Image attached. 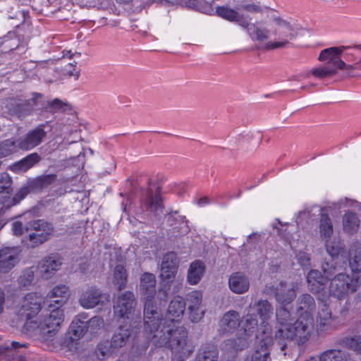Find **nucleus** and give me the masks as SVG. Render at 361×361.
Wrapping results in <instances>:
<instances>
[{
  "instance_id": "obj_9",
  "label": "nucleus",
  "mask_w": 361,
  "mask_h": 361,
  "mask_svg": "<svg viewBox=\"0 0 361 361\" xmlns=\"http://www.w3.org/2000/svg\"><path fill=\"white\" fill-rule=\"evenodd\" d=\"M137 301L133 292L127 290L119 294L114 306V313L116 316L129 319L135 311Z\"/></svg>"
},
{
  "instance_id": "obj_60",
  "label": "nucleus",
  "mask_w": 361,
  "mask_h": 361,
  "mask_svg": "<svg viewBox=\"0 0 361 361\" xmlns=\"http://www.w3.org/2000/svg\"><path fill=\"white\" fill-rule=\"evenodd\" d=\"M5 302V293L4 290L0 289V314H1L4 311V306Z\"/></svg>"
},
{
  "instance_id": "obj_43",
  "label": "nucleus",
  "mask_w": 361,
  "mask_h": 361,
  "mask_svg": "<svg viewBox=\"0 0 361 361\" xmlns=\"http://www.w3.org/2000/svg\"><path fill=\"white\" fill-rule=\"evenodd\" d=\"M218 353L209 348H202L197 353L195 361H217Z\"/></svg>"
},
{
  "instance_id": "obj_48",
  "label": "nucleus",
  "mask_w": 361,
  "mask_h": 361,
  "mask_svg": "<svg viewBox=\"0 0 361 361\" xmlns=\"http://www.w3.org/2000/svg\"><path fill=\"white\" fill-rule=\"evenodd\" d=\"M258 321L256 316L247 313L243 320V329L245 332H253L257 326Z\"/></svg>"
},
{
  "instance_id": "obj_51",
  "label": "nucleus",
  "mask_w": 361,
  "mask_h": 361,
  "mask_svg": "<svg viewBox=\"0 0 361 361\" xmlns=\"http://www.w3.org/2000/svg\"><path fill=\"white\" fill-rule=\"evenodd\" d=\"M34 280V271L29 269L25 270L18 279V283L23 287L30 286Z\"/></svg>"
},
{
  "instance_id": "obj_7",
  "label": "nucleus",
  "mask_w": 361,
  "mask_h": 361,
  "mask_svg": "<svg viewBox=\"0 0 361 361\" xmlns=\"http://www.w3.org/2000/svg\"><path fill=\"white\" fill-rule=\"evenodd\" d=\"M326 250L329 254V257L325 258L322 269L326 279H329L338 273H342L345 270V267L343 264V247L341 245L335 244L326 245Z\"/></svg>"
},
{
  "instance_id": "obj_24",
  "label": "nucleus",
  "mask_w": 361,
  "mask_h": 361,
  "mask_svg": "<svg viewBox=\"0 0 361 361\" xmlns=\"http://www.w3.org/2000/svg\"><path fill=\"white\" fill-rule=\"evenodd\" d=\"M68 288L65 285H59L55 286L47 295V298L50 300L49 306L52 305L51 310L59 308L62 306L67 300ZM50 307H48L49 311Z\"/></svg>"
},
{
  "instance_id": "obj_11",
  "label": "nucleus",
  "mask_w": 361,
  "mask_h": 361,
  "mask_svg": "<svg viewBox=\"0 0 361 361\" xmlns=\"http://www.w3.org/2000/svg\"><path fill=\"white\" fill-rule=\"evenodd\" d=\"M42 299L35 294L29 293L21 301L18 314L22 319H30L35 317L41 310Z\"/></svg>"
},
{
  "instance_id": "obj_45",
  "label": "nucleus",
  "mask_w": 361,
  "mask_h": 361,
  "mask_svg": "<svg viewBox=\"0 0 361 361\" xmlns=\"http://www.w3.org/2000/svg\"><path fill=\"white\" fill-rule=\"evenodd\" d=\"M343 343L345 347L361 354V336L345 338Z\"/></svg>"
},
{
  "instance_id": "obj_26",
  "label": "nucleus",
  "mask_w": 361,
  "mask_h": 361,
  "mask_svg": "<svg viewBox=\"0 0 361 361\" xmlns=\"http://www.w3.org/2000/svg\"><path fill=\"white\" fill-rule=\"evenodd\" d=\"M35 191L34 188L30 187V182L27 185L21 187L15 196L11 197L9 195L0 196V204H2L1 209H9L11 207L18 204L23 200L30 192Z\"/></svg>"
},
{
  "instance_id": "obj_5",
  "label": "nucleus",
  "mask_w": 361,
  "mask_h": 361,
  "mask_svg": "<svg viewBox=\"0 0 361 361\" xmlns=\"http://www.w3.org/2000/svg\"><path fill=\"white\" fill-rule=\"evenodd\" d=\"M272 22L280 28L278 32L275 30V35L279 34L282 37V40L278 42L269 41L264 46L265 50L286 48L290 44V41L296 38L300 28L294 24H291L287 20L280 16H273Z\"/></svg>"
},
{
  "instance_id": "obj_63",
  "label": "nucleus",
  "mask_w": 361,
  "mask_h": 361,
  "mask_svg": "<svg viewBox=\"0 0 361 361\" xmlns=\"http://www.w3.org/2000/svg\"><path fill=\"white\" fill-rule=\"evenodd\" d=\"M202 13L211 14L213 12V8L212 5L207 4L202 10Z\"/></svg>"
},
{
  "instance_id": "obj_19",
  "label": "nucleus",
  "mask_w": 361,
  "mask_h": 361,
  "mask_svg": "<svg viewBox=\"0 0 361 361\" xmlns=\"http://www.w3.org/2000/svg\"><path fill=\"white\" fill-rule=\"evenodd\" d=\"M144 203L157 217L163 214L164 207L159 188H156L154 190L151 188L147 189Z\"/></svg>"
},
{
  "instance_id": "obj_21",
  "label": "nucleus",
  "mask_w": 361,
  "mask_h": 361,
  "mask_svg": "<svg viewBox=\"0 0 361 361\" xmlns=\"http://www.w3.org/2000/svg\"><path fill=\"white\" fill-rule=\"evenodd\" d=\"M240 317L238 312L230 310L226 312L219 322V331L221 334L234 332L240 326Z\"/></svg>"
},
{
  "instance_id": "obj_36",
  "label": "nucleus",
  "mask_w": 361,
  "mask_h": 361,
  "mask_svg": "<svg viewBox=\"0 0 361 361\" xmlns=\"http://www.w3.org/2000/svg\"><path fill=\"white\" fill-rule=\"evenodd\" d=\"M343 231L349 234L356 233L360 227V220L357 215L353 212H346L343 216Z\"/></svg>"
},
{
  "instance_id": "obj_59",
  "label": "nucleus",
  "mask_w": 361,
  "mask_h": 361,
  "mask_svg": "<svg viewBox=\"0 0 361 361\" xmlns=\"http://www.w3.org/2000/svg\"><path fill=\"white\" fill-rule=\"evenodd\" d=\"M173 212L168 214L167 222L169 225L172 226L178 221V219L173 215ZM174 214H177V212H174Z\"/></svg>"
},
{
  "instance_id": "obj_54",
  "label": "nucleus",
  "mask_w": 361,
  "mask_h": 361,
  "mask_svg": "<svg viewBox=\"0 0 361 361\" xmlns=\"http://www.w3.org/2000/svg\"><path fill=\"white\" fill-rule=\"evenodd\" d=\"M296 259L298 262L304 268H307L310 265V255L300 251L296 254Z\"/></svg>"
},
{
  "instance_id": "obj_37",
  "label": "nucleus",
  "mask_w": 361,
  "mask_h": 361,
  "mask_svg": "<svg viewBox=\"0 0 361 361\" xmlns=\"http://www.w3.org/2000/svg\"><path fill=\"white\" fill-rule=\"evenodd\" d=\"M297 311H304L305 314H309L316 308V303L313 297L305 293L300 295L297 299Z\"/></svg>"
},
{
  "instance_id": "obj_40",
  "label": "nucleus",
  "mask_w": 361,
  "mask_h": 361,
  "mask_svg": "<svg viewBox=\"0 0 361 361\" xmlns=\"http://www.w3.org/2000/svg\"><path fill=\"white\" fill-rule=\"evenodd\" d=\"M309 73H311L316 78L323 80L334 76L338 73V71H336L335 67H330L329 65L324 63L323 65L312 68L310 71Z\"/></svg>"
},
{
  "instance_id": "obj_41",
  "label": "nucleus",
  "mask_w": 361,
  "mask_h": 361,
  "mask_svg": "<svg viewBox=\"0 0 361 361\" xmlns=\"http://www.w3.org/2000/svg\"><path fill=\"white\" fill-rule=\"evenodd\" d=\"M56 179V175L47 174L37 177L30 181V187L34 188L35 191L40 190L44 188L48 187Z\"/></svg>"
},
{
  "instance_id": "obj_31",
  "label": "nucleus",
  "mask_w": 361,
  "mask_h": 361,
  "mask_svg": "<svg viewBox=\"0 0 361 361\" xmlns=\"http://www.w3.org/2000/svg\"><path fill=\"white\" fill-rule=\"evenodd\" d=\"M185 301L183 298L180 296H176L170 302L167 310V314L172 318L170 321L173 322L176 319L180 318L185 310Z\"/></svg>"
},
{
  "instance_id": "obj_61",
  "label": "nucleus",
  "mask_w": 361,
  "mask_h": 361,
  "mask_svg": "<svg viewBox=\"0 0 361 361\" xmlns=\"http://www.w3.org/2000/svg\"><path fill=\"white\" fill-rule=\"evenodd\" d=\"M235 341L233 339H228L224 343V348L225 350H229L232 346L234 345Z\"/></svg>"
},
{
  "instance_id": "obj_50",
  "label": "nucleus",
  "mask_w": 361,
  "mask_h": 361,
  "mask_svg": "<svg viewBox=\"0 0 361 361\" xmlns=\"http://www.w3.org/2000/svg\"><path fill=\"white\" fill-rule=\"evenodd\" d=\"M47 240H44L42 235H35L32 232H29L28 237L25 241L27 247L35 248Z\"/></svg>"
},
{
  "instance_id": "obj_56",
  "label": "nucleus",
  "mask_w": 361,
  "mask_h": 361,
  "mask_svg": "<svg viewBox=\"0 0 361 361\" xmlns=\"http://www.w3.org/2000/svg\"><path fill=\"white\" fill-rule=\"evenodd\" d=\"M240 8L251 13H262L264 11L263 7L254 4L242 5Z\"/></svg>"
},
{
  "instance_id": "obj_17",
  "label": "nucleus",
  "mask_w": 361,
  "mask_h": 361,
  "mask_svg": "<svg viewBox=\"0 0 361 361\" xmlns=\"http://www.w3.org/2000/svg\"><path fill=\"white\" fill-rule=\"evenodd\" d=\"M343 264L349 267L353 274L360 276L361 271V246L353 245L350 247L348 253L343 249Z\"/></svg>"
},
{
  "instance_id": "obj_20",
  "label": "nucleus",
  "mask_w": 361,
  "mask_h": 361,
  "mask_svg": "<svg viewBox=\"0 0 361 361\" xmlns=\"http://www.w3.org/2000/svg\"><path fill=\"white\" fill-rule=\"evenodd\" d=\"M334 321V317L326 300H322L319 303V310L317 312V331L324 332L331 329V323Z\"/></svg>"
},
{
  "instance_id": "obj_53",
  "label": "nucleus",
  "mask_w": 361,
  "mask_h": 361,
  "mask_svg": "<svg viewBox=\"0 0 361 361\" xmlns=\"http://www.w3.org/2000/svg\"><path fill=\"white\" fill-rule=\"evenodd\" d=\"M48 106L55 111H66L71 109L69 104L63 102L59 99H55L53 101L49 102Z\"/></svg>"
},
{
  "instance_id": "obj_12",
  "label": "nucleus",
  "mask_w": 361,
  "mask_h": 361,
  "mask_svg": "<svg viewBox=\"0 0 361 361\" xmlns=\"http://www.w3.org/2000/svg\"><path fill=\"white\" fill-rule=\"evenodd\" d=\"M110 295L102 293L100 290L91 288L83 293L79 302L84 308L91 309L97 305H104L109 301Z\"/></svg>"
},
{
  "instance_id": "obj_14",
  "label": "nucleus",
  "mask_w": 361,
  "mask_h": 361,
  "mask_svg": "<svg viewBox=\"0 0 361 361\" xmlns=\"http://www.w3.org/2000/svg\"><path fill=\"white\" fill-rule=\"evenodd\" d=\"M179 259L173 252H167L162 259L160 269V278L167 282L173 281L177 272Z\"/></svg>"
},
{
  "instance_id": "obj_1",
  "label": "nucleus",
  "mask_w": 361,
  "mask_h": 361,
  "mask_svg": "<svg viewBox=\"0 0 361 361\" xmlns=\"http://www.w3.org/2000/svg\"><path fill=\"white\" fill-rule=\"evenodd\" d=\"M156 324L147 328L144 322L147 338L156 347H168L178 356H187L191 353L188 345V332L183 326L177 325L172 321H163L162 314L154 322Z\"/></svg>"
},
{
  "instance_id": "obj_18",
  "label": "nucleus",
  "mask_w": 361,
  "mask_h": 361,
  "mask_svg": "<svg viewBox=\"0 0 361 361\" xmlns=\"http://www.w3.org/2000/svg\"><path fill=\"white\" fill-rule=\"evenodd\" d=\"M20 250L16 247H6L0 250V272L7 273L18 262Z\"/></svg>"
},
{
  "instance_id": "obj_23",
  "label": "nucleus",
  "mask_w": 361,
  "mask_h": 361,
  "mask_svg": "<svg viewBox=\"0 0 361 361\" xmlns=\"http://www.w3.org/2000/svg\"><path fill=\"white\" fill-rule=\"evenodd\" d=\"M25 229L27 232H32L35 235H42L47 240L51 235L54 228L52 225L43 219H37L29 221Z\"/></svg>"
},
{
  "instance_id": "obj_44",
  "label": "nucleus",
  "mask_w": 361,
  "mask_h": 361,
  "mask_svg": "<svg viewBox=\"0 0 361 361\" xmlns=\"http://www.w3.org/2000/svg\"><path fill=\"white\" fill-rule=\"evenodd\" d=\"M18 147L17 140H6L0 144V156L7 157L14 153Z\"/></svg>"
},
{
  "instance_id": "obj_13",
  "label": "nucleus",
  "mask_w": 361,
  "mask_h": 361,
  "mask_svg": "<svg viewBox=\"0 0 361 361\" xmlns=\"http://www.w3.org/2000/svg\"><path fill=\"white\" fill-rule=\"evenodd\" d=\"M188 305L189 317L192 322H200L204 315V309L202 308V293L200 290L190 292L186 296Z\"/></svg>"
},
{
  "instance_id": "obj_8",
  "label": "nucleus",
  "mask_w": 361,
  "mask_h": 361,
  "mask_svg": "<svg viewBox=\"0 0 361 361\" xmlns=\"http://www.w3.org/2000/svg\"><path fill=\"white\" fill-rule=\"evenodd\" d=\"M346 48V47L341 46L325 49L320 52L318 59L325 62L324 63L329 65L330 67H335L337 71L338 69L347 70L349 72L353 70H360L358 61L353 65H348L341 60V55Z\"/></svg>"
},
{
  "instance_id": "obj_42",
  "label": "nucleus",
  "mask_w": 361,
  "mask_h": 361,
  "mask_svg": "<svg viewBox=\"0 0 361 361\" xmlns=\"http://www.w3.org/2000/svg\"><path fill=\"white\" fill-rule=\"evenodd\" d=\"M277 323L280 325L279 328L286 329L291 324L292 321L290 312L285 307H281L276 311Z\"/></svg>"
},
{
  "instance_id": "obj_33",
  "label": "nucleus",
  "mask_w": 361,
  "mask_h": 361,
  "mask_svg": "<svg viewBox=\"0 0 361 361\" xmlns=\"http://www.w3.org/2000/svg\"><path fill=\"white\" fill-rule=\"evenodd\" d=\"M252 307L263 323L271 319L274 314V307L267 300H259L255 302Z\"/></svg>"
},
{
  "instance_id": "obj_30",
  "label": "nucleus",
  "mask_w": 361,
  "mask_h": 361,
  "mask_svg": "<svg viewBox=\"0 0 361 361\" xmlns=\"http://www.w3.org/2000/svg\"><path fill=\"white\" fill-rule=\"evenodd\" d=\"M61 264V260L54 256L46 257L39 264V271L43 276L48 279L54 271L59 269Z\"/></svg>"
},
{
  "instance_id": "obj_58",
  "label": "nucleus",
  "mask_w": 361,
  "mask_h": 361,
  "mask_svg": "<svg viewBox=\"0 0 361 361\" xmlns=\"http://www.w3.org/2000/svg\"><path fill=\"white\" fill-rule=\"evenodd\" d=\"M23 229H24V228L23 226V224L21 222L15 221L13 223L12 230L15 235H20L23 234Z\"/></svg>"
},
{
  "instance_id": "obj_10",
  "label": "nucleus",
  "mask_w": 361,
  "mask_h": 361,
  "mask_svg": "<svg viewBox=\"0 0 361 361\" xmlns=\"http://www.w3.org/2000/svg\"><path fill=\"white\" fill-rule=\"evenodd\" d=\"M140 327H141L140 321L137 324L134 322L133 323L126 322L125 324H121L112 336L111 347L117 348L126 345L130 338L137 333Z\"/></svg>"
},
{
  "instance_id": "obj_38",
  "label": "nucleus",
  "mask_w": 361,
  "mask_h": 361,
  "mask_svg": "<svg viewBox=\"0 0 361 361\" xmlns=\"http://www.w3.org/2000/svg\"><path fill=\"white\" fill-rule=\"evenodd\" d=\"M349 355L341 350L330 349L324 351L319 356V361H349Z\"/></svg>"
},
{
  "instance_id": "obj_2",
  "label": "nucleus",
  "mask_w": 361,
  "mask_h": 361,
  "mask_svg": "<svg viewBox=\"0 0 361 361\" xmlns=\"http://www.w3.org/2000/svg\"><path fill=\"white\" fill-rule=\"evenodd\" d=\"M313 329V318L310 314H302L286 329L279 328L275 333L274 346L286 355V341H293L298 345H302L309 340Z\"/></svg>"
},
{
  "instance_id": "obj_29",
  "label": "nucleus",
  "mask_w": 361,
  "mask_h": 361,
  "mask_svg": "<svg viewBox=\"0 0 361 361\" xmlns=\"http://www.w3.org/2000/svg\"><path fill=\"white\" fill-rule=\"evenodd\" d=\"M216 13L221 18L230 22L236 23L241 27L243 22L245 21L243 15L240 14L237 11L226 6H217L216 8Z\"/></svg>"
},
{
  "instance_id": "obj_49",
  "label": "nucleus",
  "mask_w": 361,
  "mask_h": 361,
  "mask_svg": "<svg viewBox=\"0 0 361 361\" xmlns=\"http://www.w3.org/2000/svg\"><path fill=\"white\" fill-rule=\"evenodd\" d=\"M269 355V350L267 344L262 345L259 349L255 351L252 356V361H267Z\"/></svg>"
},
{
  "instance_id": "obj_4",
  "label": "nucleus",
  "mask_w": 361,
  "mask_h": 361,
  "mask_svg": "<svg viewBox=\"0 0 361 361\" xmlns=\"http://www.w3.org/2000/svg\"><path fill=\"white\" fill-rule=\"evenodd\" d=\"M140 293L144 298V322L147 328L155 325L160 318V312L154 302L156 295V278L152 274L144 273L140 278Z\"/></svg>"
},
{
  "instance_id": "obj_46",
  "label": "nucleus",
  "mask_w": 361,
  "mask_h": 361,
  "mask_svg": "<svg viewBox=\"0 0 361 361\" xmlns=\"http://www.w3.org/2000/svg\"><path fill=\"white\" fill-rule=\"evenodd\" d=\"M12 179L7 173H0V194L6 193V195L12 192Z\"/></svg>"
},
{
  "instance_id": "obj_6",
  "label": "nucleus",
  "mask_w": 361,
  "mask_h": 361,
  "mask_svg": "<svg viewBox=\"0 0 361 361\" xmlns=\"http://www.w3.org/2000/svg\"><path fill=\"white\" fill-rule=\"evenodd\" d=\"M360 276L347 273H338L331 281L329 292L334 297L343 299L350 293L357 290L359 286Z\"/></svg>"
},
{
  "instance_id": "obj_27",
  "label": "nucleus",
  "mask_w": 361,
  "mask_h": 361,
  "mask_svg": "<svg viewBox=\"0 0 361 361\" xmlns=\"http://www.w3.org/2000/svg\"><path fill=\"white\" fill-rule=\"evenodd\" d=\"M319 232L320 238L325 241L326 245H340L338 243H329V240L334 233V228L331 219L326 214L322 213L320 215L319 222Z\"/></svg>"
},
{
  "instance_id": "obj_35",
  "label": "nucleus",
  "mask_w": 361,
  "mask_h": 361,
  "mask_svg": "<svg viewBox=\"0 0 361 361\" xmlns=\"http://www.w3.org/2000/svg\"><path fill=\"white\" fill-rule=\"evenodd\" d=\"M40 157L37 153H32L23 159L15 163L12 166L13 171L20 173L25 172L32 168L35 164L40 161Z\"/></svg>"
},
{
  "instance_id": "obj_15",
  "label": "nucleus",
  "mask_w": 361,
  "mask_h": 361,
  "mask_svg": "<svg viewBox=\"0 0 361 361\" xmlns=\"http://www.w3.org/2000/svg\"><path fill=\"white\" fill-rule=\"evenodd\" d=\"M47 133L42 128V126H39L17 139V145L18 148L24 150L33 149L43 141Z\"/></svg>"
},
{
  "instance_id": "obj_39",
  "label": "nucleus",
  "mask_w": 361,
  "mask_h": 361,
  "mask_svg": "<svg viewBox=\"0 0 361 361\" xmlns=\"http://www.w3.org/2000/svg\"><path fill=\"white\" fill-rule=\"evenodd\" d=\"M127 280L128 274L125 267L121 264L116 265L114 270L113 283L121 290L126 287Z\"/></svg>"
},
{
  "instance_id": "obj_3",
  "label": "nucleus",
  "mask_w": 361,
  "mask_h": 361,
  "mask_svg": "<svg viewBox=\"0 0 361 361\" xmlns=\"http://www.w3.org/2000/svg\"><path fill=\"white\" fill-rule=\"evenodd\" d=\"M50 308L52 305L49 306ZM63 321V310L56 309H50L49 314L44 315L39 324L33 321H27L22 328V332L30 336H37L42 342L46 343L48 345L53 342L56 337L59 329Z\"/></svg>"
},
{
  "instance_id": "obj_47",
  "label": "nucleus",
  "mask_w": 361,
  "mask_h": 361,
  "mask_svg": "<svg viewBox=\"0 0 361 361\" xmlns=\"http://www.w3.org/2000/svg\"><path fill=\"white\" fill-rule=\"evenodd\" d=\"M23 346H25V345L16 341L6 343L0 345V355H4L5 357L13 356L14 355L13 350Z\"/></svg>"
},
{
  "instance_id": "obj_28",
  "label": "nucleus",
  "mask_w": 361,
  "mask_h": 361,
  "mask_svg": "<svg viewBox=\"0 0 361 361\" xmlns=\"http://www.w3.org/2000/svg\"><path fill=\"white\" fill-rule=\"evenodd\" d=\"M205 272V265L200 260L192 262L188 270V281L191 285L197 284L202 279Z\"/></svg>"
},
{
  "instance_id": "obj_16",
  "label": "nucleus",
  "mask_w": 361,
  "mask_h": 361,
  "mask_svg": "<svg viewBox=\"0 0 361 361\" xmlns=\"http://www.w3.org/2000/svg\"><path fill=\"white\" fill-rule=\"evenodd\" d=\"M241 27L247 31L248 36L253 41L262 42L267 41L270 37V30L264 25L262 21L251 23L250 20L246 19L245 22H243Z\"/></svg>"
},
{
  "instance_id": "obj_25",
  "label": "nucleus",
  "mask_w": 361,
  "mask_h": 361,
  "mask_svg": "<svg viewBox=\"0 0 361 361\" xmlns=\"http://www.w3.org/2000/svg\"><path fill=\"white\" fill-rule=\"evenodd\" d=\"M272 290L274 293L276 301L282 305L290 304L296 296L295 289L293 288H287L286 283L282 281L274 287Z\"/></svg>"
},
{
  "instance_id": "obj_64",
  "label": "nucleus",
  "mask_w": 361,
  "mask_h": 361,
  "mask_svg": "<svg viewBox=\"0 0 361 361\" xmlns=\"http://www.w3.org/2000/svg\"><path fill=\"white\" fill-rule=\"evenodd\" d=\"M208 202H209V200H208L207 197H202L199 200V204H207Z\"/></svg>"
},
{
  "instance_id": "obj_34",
  "label": "nucleus",
  "mask_w": 361,
  "mask_h": 361,
  "mask_svg": "<svg viewBox=\"0 0 361 361\" xmlns=\"http://www.w3.org/2000/svg\"><path fill=\"white\" fill-rule=\"evenodd\" d=\"M87 317L84 314L78 315L72 322L69 327V332L74 337L72 339H78L87 331Z\"/></svg>"
},
{
  "instance_id": "obj_62",
  "label": "nucleus",
  "mask_w": 361,
  "mask_h": 361,
  "mask_svg": "<svg viewBox=\"0 0 361 361\" xmlns=\"http://www.w3.org/2000/svg\"><path fill=\"white\" fill-rule=\"evenodd\" d=\"M42 97V94L34 92L32 94V97L30 99V101H32V103L33 105H37V99H41Z\"/></svg>"
},
{
  "instance_id": "obj_22",
  "label": "nucleus",
  "mask_w": 361,
  "mask_h": 361,
  "mask_svg": "<svg viewBox=\"0 0 361 361\" xmlns=\"http://www.w3.org/2000/svg\"><path fill=\"white\" fill-rule=\"evenodd\" d=\"M228 287L235 294H244L250 288L249 277L243 272H234L229 276Z\"/></svg>"
},
{
  "instance_id": "obj_57",
  "label": "nucleus",
  "mask_w": 361,
  "mask_h": 361,
  "mask_svg": "<svg viewBox=\"0 0 361 361\" xmlns=\"http://www.w3.org/2000/svg\"><path fill=\"white\" fill-rule=\"evenodd\" d=\"M168 290L165 288H162L158 291L157 298L159 300L160 305H164L168 299Z\"/></svg>"
},
{
  "instance_id": "obj_52",
  "label": "nucleus",
  "mask_w": 361,
  "mask_h": 361,
  "mask_svg": "<svg viewBox=\"0 0 361 361\" xmlns=\"http://www.w3.org/2000/svg\"><path fill=\"white\" fill-rule=\"evenodd\" d=\"M87 329L91 332L100 329L104 326V319L100 317H93L89 320L86 319Z\"/></svg>"
},
{
  "instance_id": "obj_55",
  "label": "nucleus",
  "mask_w": 361,
  "mask_h": 361,
  "mask_svg": "<svg viewBox=\"0 0 361 361\" xmlns=\"http://www.w3.org/2000/svg\"><path fill=\"white\" fill-rule=\"evenodd\" d=\"M75 64L76 62L73 61V63H68L62 68L61 72L64 75H75L78 77L79 73L75 71Z\"/></svg>"
},
{
  "instance_id": "obj_32",
  "label": "nucleus",
  "mask_w": 361,
  "mask_h": 361,
  "mask_svg": "<svg viewBox=\"0 0 361 361\" xmlns=\"http://www.w3.org/2000/svg\"><path fill=\"white\" fill-rule=\"evenodd\" d=\"M308 288L312 293H319L324 288L325 278L317 270H311L307 276Z\"/></svg>"
}]
</instances>
